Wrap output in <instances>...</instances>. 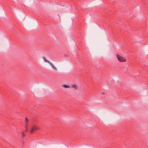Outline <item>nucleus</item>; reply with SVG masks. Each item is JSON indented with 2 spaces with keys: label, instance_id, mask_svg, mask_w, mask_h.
I'll return each mask as SVG.
<instances>
[{
  "label": "nucleus",
  "instance_id": "nucleus-4",
  "mask_svg": "<svg viewBox=\"0 0 148 148\" xmlns=\"http://www.w3.org/2000/svg\"><path fill=\"white\" fill-rule=\"evenodd\" d=\"M28 130V128H25V130L21 132V136L22 137H24L25 136V133Z\"/></svg>",
  "mask_w": 148,
  "mask_h": 148
},
{
  "label": "nucleus",
  "instance_id": "nucleus-7",
  "mask_svg": "<svg viewBox=\"0 0 148 148\" xmlns=\"http://www.w3.org/2000/svg\"><path fill=\"white\" fill-rule=\"evenodd\" d=\"M72 88L75 89H77L78 88V87L77 85H73L72 86Z\"/></svg>",
  "mask_w": 148,
  "mask_h": 148
},
{
  "label": "nucleus",
  "instance_id": "nucleus-1",
  "mask_svg": "<svg viewBox=\"0 0 148 148\" xmlns=\"http://www.w3.org/2000/svg\"><path fill=\"white\" fill-rule=\"evenodd\" d=\"M116 56L118 60L120 62H125L126 61V59L124 57L120 56L119 54H116Z\"/></svg>",
  "mask_w": 148,
  "mask_h": 148
},
{
  "label": "nucleus",
  "instance_id": "nucleus-3",
  "mask_svg": "<svg viewBox=\"0 0 148 148\" xmlns=\"http://www.w3.org/2000/svg\"><path fill=\"white\" fill-rule=\"evenodd\" d=\"M29 119L27 117H25V128H28L27 127L29 124Z\"/></svg>",
  "mask_w": 148,
  "mask_h": 148
},
{
  "label": "nucleus",
  "instance_id": "nucleus-2",
  "mask_svg": "<svg viewBox=\"0 0 148 148\" xmlns=\"http://www.w3.org/2000/svg\"><path fill=\"white\" fill-rule=\"evenodd\" d=\"M38 129V127L36 125L33 126L29 130V132L31 134H32L34 132H36Z\"/></svg>",
  "mask_w": 148,
  "mask_h": 148
},
{
  "label": "nucleus",
  "instance_id": "nucleus-6",
  "mask_svg": "<svg viewBox=\"0 0 148 148\" xmlns=\"http://www.w3.org/2000/svg\"><path fill=\"white\" fill-rule=\"evenodd\" d=\"M62 86L65 88H70L69 86L65 84H63L62 85Z\"/></svg>",
  "mask_w": 148,
  "mask_h": 148
},
{
  "label": "nucleus",
  "instance_id": "nucleus-8",
  "mask_svg": "<svg viewBox=\"0 0 148 148\" xmlns=\"http://www.w3.org/2000/svg\"><path fill=\"white\" fill-rule=\"evenodd\" d=\"M50 64L52 66L53 69H56V68L53 65L51 62L50 63Z\"/></svg>",
  "mask_w": 148,
  "mask_h": 148
},
{
  "label": "nucleus",
  "instance_id": "nucleus-5",
  "mask_svg": "<svg viewBox=\"0 0 148 148\" xmlns=\"http://www.w3.org/2000/svg\"><path fill=\"white\" fill-rule=\"evenodd\" d=\"M43 59L45 61V62H47L48 63H49V64H50V63L51 62H50L49 61L47 60V59H46V58L45 57H43Z\"/></svg>",
  "mask_w": 148,
  "mask_h": 148
}]
</instances>
